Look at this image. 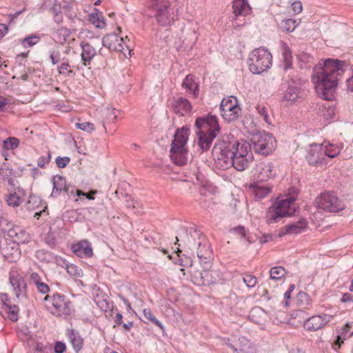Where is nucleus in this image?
<instances>
[{
  "label": "nucleus",
  "mask_w": 353,
  "mask_h": 353,
  "mask_svg": "<svg viewBox=\"0 0 353 353\" xmlns=\"http://www.w3.org/2000/svg\"><path fill=\"white\" fill-rule=\"evenodd\" d=\"M149 7L155 12L169 8V0H150Z\"/></svg>",
  "instance_id": "40"
},
{
  "label": "nucleus",
  "mask_w": 353,
  "mask_h": 353,
  "mask_svg": "<svg viewBox=\"0 0 353 353\" xmlns=\"http://www.w3.org/2000/svg\"><path fill=\"white\" fill-rule=\"evenodd\" d=\"M308 225V222L305 219H300L298 221L288 225L280 230L277 236L282 237L287 234L296 235L304 232Z\"/></svg>",
  "instance_id": "20"
},
{
  "label": "nucleus",
  "mask_w": 353,
  "mask_h": 353,
  "mask_svg": "<svg viewBox=\"0 0 353 353\" xmlns=\"http://www.w3.org/2000/svg\"><path fill=\"white\" fill-rule=\"evenodd\" d=\"M8 236L18 244L28 243L31 241V236L25 230L19 226H14L8 232Z\"/></svg>",
  "instance_id": "23"
},
{
  "label": "nucleus",
  "mask_w": 353,
  "mask_h": 353,
  "mask_svg": "<svg viewBox=\"0 0 353 353\" xmlns=\"http://www.w3.org/2000/svg\"><path fill=\"white\" fill-rule=\"evenodd\" d=\"M299 97V90L297 87L289 86L283 94V100L292 104L294 103Z\"/></svg>",
  "instance_id": "36"
},
{
  "label": "nucleus",
  "mask_w": 353,
  "mask_h": 353,
  "mask_svg": "<svg viewBox=\"0 0 353 353\" xmlns=\"http://www.w3.org/2000/svg\"><path fill=\"white\" fill-rule=\"evenodd\" d=\"M182 246L188 254L194 256L195 254L201 261L205 260L204 263L206 268L210 265L212 253L210 245L206 236L200 231L195 229L190 232L185 230L181 236Z\"/></svg>",
  "instance_id": "2"
},
{
  "label": "nucleus",
  "mask_w": 353,
  "mask_h": 353,
  "mask_svg": "<svg viewBox=\"0 0 353 353\" xmlns=\"http://www.w3.org/2000/svg\"><path fill=\"white\" fill-rule=\"evenodd\" d=\"M235 157H247L248 154H253L250 144L243 140L237 141L234 148Z\"/></svg>",
  "instance_id": "31"
},
{
  "label": "nucleus",
  "mask_w": 353,
  "mask_h": 353,
  "mask_svg": "<svg viewBox=\"0 0 353 353\" xmlns=\"http://www.w3.org/2000/svg\"><path fill=\"white\" fill-rule=\"evenodd\" d=\"M155 17L157 23L162 26H169L173 22V12L168 8L156 12Z\"/></svg>",
  "instance_id": "26"
},
{
  "label": "nucleus",
  "mask_w": 353,
  "mask_h": 353,
  "mask_svg": "<svg viewBox=\"0 0 353 353\" xmlns=\"http://www.w3.org/2000/svg\"><path fill=\"white\" fill-rule=\"evenodd\" d=\"M9 279L14 288L16 296L19 298L20 294L24 292L26 288V283L22 276L17 270L12 269L10 272Z\"/></svg>",
  "instance_id": "24"
},
{
  "label": "nucleus",
  "mask_w": 353,
  "mask_h": 353,
  "mask_svg": "<svg viewBox=\"0 0 353 353\" xmlns=\"http://www.w3.org/2000/svg\"><path fill=\"white\" fill-rule=\"evenodd\" d=\"M66 270L68 273L73 276H80L81 275V270L78 269L77 267L73 264L67 265Z\"/></svg>",
  "instance_id": "48"
},
{
  "label": "nucleus",
  "mask_w": 353,
  "mask_h": 353,
  "mask_svg": "<svg viewBox=\"0 0 353 353\" xmlns=\"http://www.w3.org/2000/svg\"><path fill=\"white\" fill-rule=\"evenodd\" d=\"M253 145L256 152L268 155L275 150L276 141L272 135L268 133H260L254 138Z\"/></svg>",
  "instance_id": "11"
},
{
  "label": "nucleus",
  "mask_w": 353,
  "mask_h": 353,
  "mask_svg": "<svg viewBox=\"0 0 353 353\" xmlns=\"http://www.w3.org/2000/svg\"><path fill=\"white\" fill-rule=\"evenodd\" d=\"M220 110L222 117L228 122L235 121L241 112V108L238 105L237 99L232 96L221 101Z\"/></svg>",
  "instance_id": "12"
},
{
  "label": "nucleus",
  "mask_w": 353,
  "mask_h": 353,
  "mask_svg": "<svg viewBox=\"0 0 353 353\" xmlns=\"http://www.w3.org/2000/svg\"><path fill=\"white\" fill-rule=\"evenodd\" d=\"M10 103L11 99L0 96V110L6 109L7 106L9 105Z\"/></svg>",
  "instance_id": "55"
},
{
  "label": "nucleus",
  "mask_w": 353,
  "mask_h": 353,
  "mask_svg": "<svg viewBox=\"0 0 353 353\" xmlns=\"http://www.w3.org/2000/svg\"><path fill=\"white\" fill-rule=\"evenodd\" d=\"M116 112V109L110 105H102L97 108L92 113V119L96 124L90 122V133L96 130L100 132H105L106 128L104 121L114 122L117 117Z\"/></svg>",
  "instance_id": "8"
},
{
  "label": "nucleus",
  "mask_w": 353,
  "mask_h": 353,
  "mask_svg": "<svg viewBox=\"0 0 353 353\" xmlns=\"http://www.w3.org/2000/svg\"><path fill=\"white\" fill-rule=\"evenodd\" d=\"M298 301L302 305H308L311 302L310 296L305 292L299 293Z\"/></svg>",
  "instance_id": "49"
},
{
  "label": "nucleus",
  "mask_w": 353,
  "mask_h": 353,
  "mask_svg": "<svg viewBox=\"0 0 353 353\" xmlns=\"http://www.w3.org/2000/svg\"><path fill=\"white\" fill-rule=\"evenodd\" d=\"M44 305L56 316L70 314L72 311L70 301L63 294L46 295L44 298Z\"/></svg>",
  "instance_id": "9"
},
{
  "label": "nucleus",
  "mask_w": 353,
  "mask_h": 353,
  "mask_svg": "<svg viewBox=\"0 0 353 353\" xmlns=\"http://www.w3.org/2000/svg\"><path fill=\"white\" fill-rule=\"evenodd\" d=\"M50 59L52 61V64H56L59 62V52H55V51H53L51 54H50Z\"/></svg>",
  "instance_id": "61"
},
{
  "label": "nucleus",
  "mask_w": 353,
  "mask_h": 353,
  "mask_svg": "<svg viewBox=\"0 0 353 353\" xmlns=\"http://www.w3.org/2000/svg\"><path fill=\"white\" fill-rule=\"evenodd\" d=\"M143 316L145 319L147 321L145 323L151 322L153 323L154 325L159 327L161 330L163 329V324L155 318V316L153 315L152 311L149 308H145L143 311Z\"/></svg>",
  "instance_id": "42"
},
{
  "label": "nucleus",
  "mask_w": 353,
  "mask_h": 353,
  "mask_svg": "<svg viewBox=\"0 0 353 353\" xmlns=\"http://www.w3.org/2000/svg\"><path fill=\"white\" fill-rule=\"evenodd\" d=\"M23 192L19 188L14 189L13 192H10L6 196V201L10 206H19L22 202Z\"/></svg>",
  "instance_id": "33"
},
{
  "label": "nucleus",
  "mask_w": 353,
  "mask_h": 353,
  "mask_svg": "<svg viewBox=\"0 0 353 353\" xmlns=\"http://www.w3.org/2000/svg\"><path fill=\"white\" fill-rule=\"evenodd\" d=\"M232 8L233 13L236 16L246 15L250 13L251 10L248 0H234Z\"/></svg>",
  "instance_id": "30"
},
{
  "label": "nucleus",
  "mask_w": 353,
  "mask_h": 353,
  "mask_svg": "<svg viewBox=\"0 0 353 353\" xmlns=\"http://www.w3.org/2000/svg\"><path fill=\"white\" fill-rule=\"evenodd\" d=\"M205 260L200 263L201 270L193 267L191 264L188 272L190 274L192 283L197 285H210L218 283L223 280L222 274L219 269L212 268V263L206 268Z\"/></svg>",
  "instance_id": "5"
},
{
  "label": "nucleus",
  "mask_w": 353,
  "mask_h": 353,
  "mask_svg": "<svg viewBox=\"0 0 353 353\" xmlns=\"http://www.w3.org/2000/svg\"><path fill=\"white\" fill-rule=\"evenodd\" d=\"M250 342L245 336H241L234 341L232 348L235 352H248L250 349Z\"/></svg>",
  "instance_id": "35"
},
{
  "label": "nucleus",
  "mask_w": 353,
  "mask_h": 353,
  "mask_svg": "<svg viewBox=\"0 0 353 353\" xmlns=\"http://www.w3.org/2000/svg\"><path fill=\"white\" fill-rule=\"evenodd\" d=\"M285 216H288V212L285 211L276 201L268 208L265 219L268 224H272L280 221Z\"/></svg>",
  "instance_id": "22"
},
{
  "label": "nucleus",
  "mask_w": 353,
  "mask_h": 353,
  "mask_svg": "<svg viewBox=\"0 0 353 353\" xmlns=\"http://www.w3.org/2000/svg\"><path fill=\"white\" fill-rule=\"evenodd\" d=\"M257 110L259 114L262 117L264 121H265L267 123L270 124V119L268 115V109L264 106H257Z\"/></svg>",
  "instance_id": "47"
},
{
  "label": "nucleus",
  "mask_w": 353,
  "mask_h": 353,
  "mask_svg": "<svg viewBox=\"0 0 353 353\" xmlns=\"http://www.w3.org/2000/svg\"><path fill=\"white\" fill-rule=\"evenodd\" d=\"M348 72L345 61L327 59L317 64L313 70L312 81L316 93L325 100H330L342 75Z\"/></svg>",
  "instance_id": "1"
},
{
  "label": "nucleus",
  "mask_w": 353,
  "mask_h": 353,
  "mask_svg": "<svg viewBox=\"0 0 353 353\" xmlns=\"http://www.w3.org/2000/svg\"><path fill=\"white\" fill-rule=\"evenodd\" d=\"M296 195H292L288 196L285 199H277V202L281 206V208L286 212H288V216L294 214L296 211V204L294 203L296 199Z\"/></svg>",
  "instance_id": "29"
},
{
  "label": "nucleus",
  "mask_w": 353,
  "mask_h": 353,
  "mask_svg": "<svg viewBox=\"0 0 353 353\" xmlns=\"http://www.w3.org/2000/svg\"><path fill=\"white\" fill-rule=\"evenodd\" d=\"M0 312L6 314L12 321L18 319L19 307L8 298L7 294H0Z\"/></svg>",
  "instance_id": "17"
},
{
  "label": "nucleus",
  "mask_w": 353,
  "mask_h": 353,
  "mask_svg": "<svg viewBox=\"0 0 353 353\" xmlns=\"http://www.w3.org/2000/svg\"><path fill=\"white\" fill-rule=\"evenodd\" d=\"M254 177L259 181H268L276 176V170L270 161H259L252 169Z\"/></svg>",
  "instance_id": "14"
},
{
  "label": "nucleus",
  "mask_w": 353,
  "mask_h": 353,
  "mask_svg": "<svg viewBox=\"0 0 353 353\" xmlns=\"http://www.w3.org/2000/svg\"><path fill=\"white\" fill-rule=\"evenodd\" d=\"M174 108L176 114L184 116L191 112L192 105L188 99L180 97L175 101Z\"/></svg>",
  "instance_id": "27"
},
{
  "label": "nucleus",
  "mask_w": 353,
  "mask_h": 353,
  "mask_svg": "<svg viewBox=\"0 0 353 353\" xmlns=\"http://www.w3.org/2000/svg\"><path fill=\"white\" fill-rule=\"evenodd\" d=\"M70 34L68 30L65 28H61L58 30L57 41L63 44L64 43L68 41V39L70 37Z\"/></svg>",
  "instance_id": "46"
},
{
  "label": "nucleus",
  "mask_w": 353,
  "mask_h": 353,
  "mask_svg": "<svg viewBox=\"0 0 353 353\" xmlns=\"http://www.w3.org/2000/svg\"><path fill=\"white\" fill-rule=\"evenodd\" d=\"M234 232L239 235L241 238L245 236V230L243 227H238L235 228Z\"/></svg>",
  "instance_id": "63"
},
{
  "label": "nucleus",
  "mask_w": 353,
  "mask_h": 353,
  "mask_svg": "<svg viewBox=\"0 0 353 353\" xmlns=\"http://www.w3.org/2000/svg\"><path fill=\"white\" fill-rule=\"evenodd\" d=\"M350 327V323H347L345 325V326L342 328L341 336H343V339H345L346 338L353 336V332L352 333L349 334V328Z\"/></svg>",
  "instance_id": "54"
},
{
  "label": "nucleus",
  "mask_w": 353,
  "mask_h": 353,
  "mask_svg": "<svg viewBox=\"0 0 353 353\" xmlns=\"http://www.w3.org/2000/svg\"><path fill=\"white\" fill-rule=\"evenodd\" d=\"M286 320V314L285 312L279 311L275 315V321L277 323H284Z\"/></svg>",
  "instance_id": "58"
},
{
  "label": "nucleus",
  "mask_w": 353,
  "mask_h": 353,
  "mask_svg": "<svg viewBox=\"0 0 353 353\" xmlns=\"http://www.w3.org/2000/svg\"><path fill=\"white\" fill-rule=\"evenodd\" d=\"M114 312L113 315L115 314L114 321L117 325H120L122 322V314L119 313L117 309H114Z\"/></svg>",
  "instance_id": "62"
},
{
  "label": "nucleus",
  "mask_w": 353,
  "mask_h": 353,
  "mask_svg": "<svg viewBox=\"0 0 353 353\" xmlns=\"http://www.w3.org/2000/svg\"><path fill=\"white\" fill-rule=\"evenodd\" d=\"M30 281V283L34 284L35 286H37L39 283H41L42 282L41 278L36 272H33L31 274Z\"/></svg>",
  "instance_id": "56"
},
{
  "label": "nucleus",
  "mask_w": 353,
  "mask_h": 353,
  "mask_svg": "<svg viewBox=\"0 0 353 353\" xmlns=\"http://www.w3.org/2000/svg\"><path fill=\"white\" fill-rule=\"evenodd\" d=\"M103 45L110 50L119 51L125 54L123 38L119 37L117 34H109L103 38Z\"/></svg>",
  "instance_id": "21"
},
{
  "label": "nucleus",
  "mask_w": 353,
  "mask_h": 353,
  "mask_svg": "<svg viewBox=\"0 0 353 353\" xmlns=\"http://www.w3.org/2000/svg\"><path fill=\"white\" fill-rule=\"evenodd\" d=\"M323 153H325V159L326 157L334 158L340 154L341 149L333 144L323 143Z\"/></svg>",
  "instance_id": "39"
},
{
  "label": "nucleus",
  "mask_w": 353,
  "mask_h": 353,
  "mask_svg": "<svg viewBox=\"0 0 353 353\" xmlns=\"http://www.w3.org/2000/svg\"><path fill=\"white\" fill-rule=\"evenodd\" d=\"M92 296L97 306L105 313L107 317L113 316L114 310L113 305L109 301L108 296L97 285H94L92 288Z\"/></svg>",
  "instance_id": "13"
},
{
  "label": "nucleus",
  "mask_w": 353,
  "mask_h": 353,
  "mask_svg": "<svg viewBox=\"0 0 353 353\" xmlns=\"http://www.w3.org/2000/svg\"><path fill=\"white\" fill-rule=\"evenodd\" d=\"M90 209L97 214L105 211L106 208L104 204L103 192L92 189L90 190Z\"/></svg>",
  "instance_id": "19"
},
{
  "label": "nucleus",
  "mask_w": 353,
  "mask_h": 353,
  "mask_svg": "<svg viewBox=\"0 0 353 353\" xmlns=\"http://www.w3.org/2000/svg\"><path fill=\"white\" fill-rule=\"evenodd\" d=\"M8 67V61L0 57V73L3 72Z\"/></svg>",
  "instance_id": "64"
},
{
  "label": "nucleus",
  "mask_w": 353,
  "mask_h": 353,
  "mask_svg": "<svg viewBox=\"0 0 353 353\" xmlns=\"http://www.w3.org/2000/svg\"><path fill=\"white\" fill-rule=\"evenodd\" d=\"M73 252L79 257H87L88 256V242L81 241L74 243L72 246Z\"/></svg>",
  "instance_id": "34"
},
{
  "label": "nucleus",
  "mask_w": 353,
  "mask_h": 353,
  "mask_svg": "<svg viewBox=\"0 0 353 353\" xmlns=\"http://www.w3.org/2000/svg\"><path fill=\"white\" fill-rule=\"evenodd\" d=\"M39 41L40 37L36 34H33L23 39L21 41V44L26 48L32 47L34 45L37 44Z\"/></svg>",
  "instance_id": "45"
},
{
  "label": "nucleus",
  "mask_w": 353,
  "mask_h": 353,
  "mask_svg": "<svg viewBox=\"0 0 353 353\" xmlns=\"http://www.w3.org/2000/svg\"><path fill=\"white\" fill-rule=\"evenodd\" d=\"M285 270L281 266H276L271 268L270 270V279L273 280H279L284 276Z\"/></svg>",
  "instance_id": "44"
},
{
  "label": "nucleus",
  "mask_w": 353,
  "mask_h": 353,
  "mask_svg": "<svg viewBox=\"0 0 353 353\" xmlns=\"http://www.w3.org/2000/svg\"><path fill=\"white\" fill-rule=\"evenodd\" d=\"M182 86L185 89L186 92L192 94L194 97L198 95L199 85L197 83H196L195 78L193 75H187L182 83Z\"/></svg>",
  "instance_id": "32"
},
{
  "label": "nucleus",
  "mask_w": 353,
  "mask_h": 353,
  "mask_svg": "<svg viewBox=\"0 0 353 353\" xmlns=\"http://www.w3.org/2000/svg\"><path fill=\"white\" fill-rule=\"evenodd\" d=\"M243 281L248 288H252L256 284V278L252 275L245 276Z\"/></svg>",
  "instance_id": "50"
},
{
  "label": "nucleus",
  "mask_w": 353,
  "mask_h": 353,
  "mask_svg": "<svg viewBox=\"0 0 353 353\" xmlns=\"http://www.w3.org/2000/svg\"><path fill=\"white\" fill-rule=\"evenodd\" d=\"M318 209L328 212H338L344 209L345 205L334 192H322L315 199Z\"/></svg>",
  "instance_id": "10"
},
{
  "label": "nucleus",
  "mask_w": 353,
  "mask_h": 353,
  "mask_svg": "<svg viewBox=\"0 0 353 353\" xmlns=\"http://www.w3.org/2000/svg\"><path fill=\"white\" fill-rule=\"evenodd\" d=\"M272 54L263 48H256L249 56V69L253 74H261L268 70L272 65Z\"/></svg>",
  "instance_id": "7"
},
{
  "label": "nucleus",
  "mask_w": 353,
  "mask_h": 353,
  "mask_svg": "<svg viewBox=\"0 0 353 353\" xmlns=\"http://www.w3.org/2000/svg\"><path fill=\"white\" fill-rule=\"evenodd\" d=\"M67 335L68 339H70L74 350L76 352H79L82 346H83V339L81 338V336L75 333L74 330H68L67 331Z\"/></svg>",
  "instance_id": "38"
},
{
  "label": "nucleus",
  "mask_w": 353,
  "mask_h": 353,
  "mask_svg": "<svg viewBox=\"0 0 353 353\" xmlns=\"http://www.w3.org/2000/svg\"><path fill=\"white\" fill-rule=\"evenodd\" d=\"M52 181L54 184L53 192H60L65 190L66 181L63 176L57 175L53 177Z\"/></svg>",
  "instance_id": "41"
},
{
  "label": "nucleus",
  "mask_w": 353,
  "mask_h": 353,
  "mask_svg": "<svg viewBox=\"0 0 353 353\" xmlns=\"http://www.w3.org/2000/svg\"><path fill=\"white\" fill-rule=\"evenodd\" d=\"M291 8L294 14H299L303 10L302 3L300 1H296L291 3Z\"/></svg>",
  "instance_id": "51"
},
{
  "label": "nucleus",
  "mask_w": 353,
  "mask_h": 353,
  "mask_svg": "<svg viewBox=\"0 0 353 353\" xmlns=\"http://www.w3.org/2000/svg\"><path fill=\"white\" fill-rule=\"evenodd\" d=\"M59 71L61 74H66L71 72L70 70V65L67 63H61V65L59 67Z\"/></svg>",
  "instance_id": "60"
},
{
  "label": "nucleus",
  "mask_w": 353,
  "mask_h": 353,
  "mask_svg": "<svg viewBox=\"0 0 353 353\" xmlns=\"http://www.w3.org/2000/svg\"><path fill=\"white\" fill-rule=\"evenodd\" d=\"M19 145V139L16 137H8L3 142V148L6 150H14Z\"/></svg>",
  "instance_id": "43"
},
{
  "label": "nucleus",
  "mask_w": 353,
  "mask_h": 353,
  "mask_svg": "<svg viewBox=\"0 0 353 353\" xmlns=\"http://www.w3.org/2000/svg\"><path fill=\"white\" fill-rule=\"evenodd\" d=\"M307 159L310 165L318 166L326 164L323 144L313 143L307 150Z\"/></svg>",
  "instance_id": "16"
},
{
  "label": "nucleus",
  "mask_w": 353,
  "mask_h": 353,
  "mask_svg": "<svg viewBox=\"0 0 353 353\" xmlns=\"http://www.w3.org/2000/svg\"><path fill=\"white\" fill-rule=\"evenodd\" d=\"M188 139V130L178 129L174 134L170 148V158L174 164L182 166L188 161V150L185 147Z\"/></svg>",
  "instance_id": "6"
},
{
  "label": "nucleus",
  "mask_w": 353,
  "mask_h": 353,
  "mask_svg": "<svg viewBox=\"0 0 353 353\" xmlns=\"http://www.w3.org/2000/svg\"><path fill=\"white\" fill-rule=\"evenodd\" d=\"M50 161V155L43 156L39 158L37 160V165L40 168H45V166Z\"/></svg>",
  "instance_id": "53"
},
{
  "label": "nucleus",
  "mask_w": 353,
  "mask_h": 353,
  "mask_svg": "<svg viewBox=\"0 0 353 353\" xmlns=\"http://www.w3.org/2000/svg\"><path fill=\"white\" fill-rule=\"evenodd\" d=\"M94 11L90 14V33H92L94 37H99L106 27V22L101 12L97 8H94Z\"/></svg>",
  "instance_id": "15"
},
{
  "label": "nucleus",
  "mask_w": 353,
  "mask_h": 353,
  "mask_svg": "<svg viewBox=\"0 0 353 353\" xmlns=\"http://www.w3.org/2000/svg\"><path fill=\"white\" fill-rule=\"evenodd\" d=\"M254 160L253 154H248L247 157H241L232 158L230 162V167L233 166L238 171H243L252 163Z\"/></svg>",
  "instance_id": "25"
},
{
  "label": "nucleus",
  "mask_w": 353,
  "mask_h": 353,
  "mask_svg": "<svg viewBox=\"0 0 353 353\" xmlns=\"http://www.w3.org/2000/svg\"><path fill=\"white\" fill-rule=\"evenodd\" d=\"M69 157H58L56 159L57 165L59 168H65L70 163Z\"/></svg>",
  "instance_id": "52"
},
{
  "label": "nucleus",
  "mask_w": 353,
  "mask_h": 353,
  "mask_svg": "<svg viewBox=\"0 0 353 353\" xmlns=\"http://www.w3.org/2000/svg\"><path fill=\"white\" fill-rule=\"evenodd\" d=\"M198 136L197 143L201 152L210 149L212 142L219 132V125L216 116L209 115L208 117H199L196 120Z\"/></svg>",
  "instance_id": "3"
},
{
  "label": "nucleus",
  "mask_w": 353,
  "mask_h": 353,
  "mask_svg": "<svg viewBox=\"0 0 353 353\" xmlns=\"http://www.w3.org/2000/svg\"><path fill=\"white\" fill-rule=\"evenodd\" d=\"M66 350L65 343L62 342H56L54 345V352L56 353H63Z\"/></svg>",
  "instance_id": "57"
},
{
  "label": "nucleus",
  "mask_w": 353,
  "mask_h": 353,
  "mask_svg": "<svg viewBox=\"0 0 353 353\" xmlns=\"http://www.w3.org/2000/svg\"><path fill=\"white\" fill-rule=\"evenodd\" d=\"M236 145V140L228 135L223 136L219 139L212 149V154L218 166L223 169L230 167Z\"/></svg>",
  "instance_id": "4"
},
{
  "label": "nucleus",
  "mask_w": 353,
  "mask_h": 353,
  "mask_svg": "<svg viewBox=\"0 0 353 353\" xmlns=\"http://www.w3.org/2000/svg\"><path fill=\"white\" fill-rule=\"evenodd\" d=\"M250 189L252 194L256 200H260L265 198L272 192L271 187L259 184L250 185Z\"/></svg>",
  "instance_id": "28"
},
{
  "label": "nucleus",
  "mask_w": 353,
  "mask_h": 353,
  "mask_svg": "<svg viewBox=\"0 0 353 353\" xmlns=\"http://www.w3.org/2000/svg\"><path fill=\"white\" fill-rule=\"evenodd\" d=\"M333 316L323 314L322 315H314L307 319L304 324V328L310 332L317 331L325 327L332 319Z\"/></svg>",
  "instance_id": "18"
},
{
  "label": "nucleus",
  "mask_w": 353,
  "mask_h": 353,
  "mask_svg": "<svg viewBox=\"0 0 353 353\" xmlns=\"http://www.w3.org/2000/svg\"><path fill=\"white\" fill-rule=\"evenodd\" d=\"M36 287L37 290L42 294H46L49 291L48 285L43 282L39 283Z\"/></svg>",
  "instance_id": "59"
},
{
  "label": "nucleus",
  "mask_w": 353,
  "mask_h": 353,
  "mask_svg": "<svg viewBox=\"0 0 353 353\" xmlns=\"http://www.w3.org/2000/svg\"><path fill=\"white\" fill-rule=\"evenodd\" d=\"M301 19H288L281 21L280 28L286 32H292L301 23Z\"/></svg>",
  "instance_id": "37"
}]
</instances>
